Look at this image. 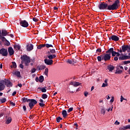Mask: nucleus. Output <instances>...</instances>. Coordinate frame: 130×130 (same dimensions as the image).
Wrapping results in <instances>:
<instances>
[{
  "label": "nucleus",
  "instance_id": "1",
  "mask_svg": "<svg viewBox=\"0 0 130 130\" xmlns=\"http://www.w3.org/2000/svg\"><path fill=\"white\" fill-rule=\"evenodd\" d=\"M120 7V1L116 0L112 5H108V3L105 2H100L98 5V8L100 10L107 11H114L117 10Z\"/></svg>",
  "mask_w": 130,
  "mask_h": 130
},
{
  "label": "nucleus",
  "instance_id": "2",
  "mask_svg": "<svg viewBox=\"0 0 130 130\" xmlns=\"http://www.w3.org/2000/svg\"><path fill=\"white\" fill-rule=\"evenodd\" d=\"M21 63H24L26 66H28L30 62H31V58L29 56H28L26 54L21 55Z\"/></svg>",
  "mask_w": 130,
  "mask_h": 130
},
{
  "label": "nucleus",
  "instance_id": "3",
  "mask_svg": "<svg viewBox=\"0 0 130 130\" xmlns=\"http://www.w3.org/2000/svg\"><path fill=\"white\" fill-rule=\"evenodd\" d=\"M27 102L28 103H29L28 107H29L30 110L33 109L35 105L38 104L37 101L35 99H28Z\"/></svg>",
  "mask_w": 130,
  "mask_h": 130
},
{
  "label": "nucleus",
  "instance_id": "4",
  "mask_svg": "<svg viewBox=\"0 0 130 130\" xmlns=\"http://www.w3.org/2000/svg\"><path fill=\"white\" fill-rule=\"evenodd\" d=\"M107 51H106V53L103 54L102 56V60L109 61L111 59V53H107Z\"/></svg>",
  "mask_w": 130,
  "mask_h": 130
},
{
  "label": "nucleus",
  "instance_id": "5",
  "mask_svg": "<svg viewBox=\"0 0 130 130\" xmlns=\"http://www.w3.org/2000/svg\"><path fill=\"white\" fill-rule=\"evenodd\" d=\"M10 112L7 111V113H6V124H9L12 122V117L10 116Z\"/></svg>",
  "mask_w": 130,
  "mask_h": 130
},
{
  "label": "nucleus",
  "instance_id": "6",
  "mask_svg": "<svg viewBox=\"0 0 130 130\" xmlns=\"http://www.w3.org/2000/svg\"><path fill=\"white\" fill-rule=\"evenodd\" d=\"M109 38V41L110 42H111L112 41H114V42H118L120 40V38L119 37L116 36V35H111L110 37H108Z\"/></svg>",
  "mask_w": 130,
  "mask_h": 130
},
{
  "label": "nucleus",
  "instance_id": "7",
  "mask_svg": "<svg viewBox=\"0 0 130 130\" xmlns=\"http://www.w3.org/2000/svg\"><path fill=\"white\" fill-rule=\"evenodd\" d=\"M118 59L120 60H128L130 59V56H128V55H125L123 53H121V55L119 57Z\"/></svg>",
  "mask_w": 130,
  "mask_h": 130
},
{
  "label": "nucleus",
  "instance_id": "8",
  "mask_svg": "<svg viewBox=\"0 0 130 130\" xmlns=\"http://www.w3.org/2000/svg\"><path fill=\"white\" fill-rule=\"evenodd\" d=\"M77 62V59L75 58L69 59L67 61V63H69V64H71L73 66H75Z\"/></svg>",
  "mask_w": 130,
  "mask_h": 130
},
{
  "label": "nucleus",
  "instance_id": "9",
  "mask_svg": "<svg viewBox=\"0 0 130 130\" xmlns=\"http://www.w3.org/2000/svg\"><path fill=\"white\" fill-rule=\"evenodd\" d=\"M0 54L4 57H7L8 55V51L7 49L2 48L0 49Z\"/></svg>",
  "mask_w": 130,
  "mask_h": 130
},
{
  "label": "nucleus",
  "instance_id": "10",
  "mask_svg": "<svg viewBox=\"0 0 130 130\" xmlns=\"http://www.w3.org/2000/svg\"><path fill=\"white\" fill-rule=\"evenodd\" d=\"M4 82V85H6L7 87H11L12 84L11 82L9 80H2Z\"/></svg>",
  "mask_w": 130,
  "mask_h": 130
},
{
  "label": "nucleus",
  "instance_id": "11",
  "mask_svg": "<svg viewBox=\"0 0 130 130\" xmlns=\"http://www.w3.org/2000/svg\"><path fill=\"white\" fill-rule=\"evenodd\" d=\"M107 53H110V54H112V57H115L117 55V52L114 51L113 48H110L107 51Z\"/></svg>",
  "mask_w": 130,
  "mask_h": 130
},
{
  "label": "nucleus",
  "instance_id": "12",
  "mask_svg": "<svg viewBox=\"0 0 130 130\" xmlns=\"http://www.w3.org/2000/svg\"><path fill=\"white\" fill-rule=\"evenodd\" d=\"M20 25L23 27H27L29 25L28 23L26 20L20 21Z\"/></svg>",
  "mask_w": 130,
  "mask_h": 130
},
{
  "label": "nucleus",
  "instance_id": "13",
  "mask_svg": "<svg viewBox=\"0 0 130 130\" xmlns=\"http://www.w3.org/2000/svg\"><path fill=\"white\" fill-rule=\"evenodd\" d=\"M44 61L46 64L49 65V66L52 65L53 62V60L50 59H45Z\"/></svg>",
  "mask_w": 130,
  "mask_h": 130
},
{
  "label": "nucleus",
  "instance_id": "14",
  "mask_svg": "<svg viewBox=\"0 0 130 130\" xmlns=\"http://www.w3.org/2000/svg\"><path fill=\"white\" fill-rule=\"evenodd\" d=\"M4 82L3 81V80L0 81V91H2L4 90H5V85L4 84Z\"/></svg>",
  "mask_w": 130,
  "mask_h": 130
},
{
  "label": "nucleus",
  "instance_id": "15",
  "mask_svg": "<svg viewBox=\"0 0 130 130\" xmlns=\"http://www.w3.org/2000/svg\"><path fill=\"white\" fill-rule=\"evenodd\" d=\"M121 48H122L123 52H125L126 51H128V45H123L121 46Z\"/></svg>",
  "mask_w": 130,
  "mask_h": 130
},
{
  "label": "nucleus",
  "instance_id": "16",
  "mask_svg": "<svg viewBox=\"0 0 130 130\" xmlns=\"http://www.w3.org/2000/svg\"><path fill=\"white\" fill-rule=\"evenodd\" d=\"M8 52L9 53L10 56H12L14 54V50L12 47H9Z\"/></svg>",
  "mask_w": 130,
  "mask_h": 130
},
{
  "label": "nucleus",
  "instance_id": "17",
  "mask_svg": "<svg viewBox=\"0 0 130 130\" xmlns=\"http://www.w3.org/2000/svg\"><path fill=\"white\" fill-rule=\"evenodd\" d=\"M107 68L109 71L112 72L114 70L115 67L112 66V64H108Z\"/></svg>",
  "mask_w": 130,
  "mask_h": 130
},
{
  "label": "nucleus",
  "instance_id": "18",
  "mask_svg": "<svg viewBox=\"0 0 130 130\" xmlns=\"http://www.w3.org/2000/svg\"><path fill=\"white\" fill-rule=\"evenodd\" d=\"M46 68V66L42 64L41 66H39L37 67V69L38 71H40V70H45V69Z\"/></svg>",
  "mask_w": 130,
  "mask_h": 130
},
{
  "label": "nucleus",
  "instance_id": "19",
  "mask_svg": "<svg viewBox=\"0 0 130 130\" xmlns=\"http://www.w3.org/2000/svg\"><path fill=\"white\" fill-rule=\"evenodd\" d=\"M46 88H47V87L45 86L44 87H39L38 89L41 90L42 93H45V92L47 91Z\"/></svg>",
  "mask_w": 130,
  "mask_h": 130
},
{
  "label": "nucleus",
  "instance_id": "20",
  "mask_svg": "<svg viewBox=\"0 0 130 130\" xmlns=\"http://www.w3.org/2000/svg\"><path fill=\"white\" fill-rule=\"evenodd\" d=\"M47 57L49 58L50 60H52L53 58L56 57V54H49V55H47Z\"/></svg>",
  "mask_w": 130,
  "mask_h": 130
},
{
  "label": "nucleus",
  "instance_id": "21",
  "mask_svg": "<svg viewBox=\"0 0 130 130\" xmlns=\"http://www.w3.org/2000/svg\"><path fill=\"white\" fill-rule=\"evenodd\" d=\"M34 49V45L32 44H30V45H27V51H31Z\"/></svg>",
  "mask_w": 130,
  "mask_h": 130
},
{
  "label": "nucleus",
  "instance_id": "22",
  "mask_svg": "<svg viewBox=\"0 0 130 130\" xmlns=\"http://www.w3.org/2000/svg\"><path fill=\"white\" fill-rule=\"evenodd\" d=\"M100 113L103 115L106 114V109L104 107L100 108Z\"/></svg>",
  "mask_w": 130,
  "mask_h": 130
},
{
  "label": "nucleus",
  "instance_id": "23",
  "mask_svg": "<svg viewBox=\"0 0 130 130\" xmlns=\"http://www.w3.org/2000/svg\"><path fill=\"white\" fill-rule=\"evenodd\" d=\"M52 45H54V41L52 40L51 42V44H46L45 46L47 48H48L50 47H53Z\"/></svg>",
  "mask_w": 130,
  "mask_h": 130
},
{
  "label": "nucleus",
  "instance_id": "24",
  "mask_svg": "<svg viewBox=\"0 0 130 130\" xmlns=\"http://www.w3.org/2000/svg\"><path fill=\"white\" fill-rule=\"evenodd\" d=\"M9 32L6 29H2V36L5 37L6 36Z\"/></svg>",
  "mask_w": 130,
  "mask_h": 130
},
{
  "label": "nucleus",
  "instance_id": "25",
  "mask_svg": "<svg viewBox=\"0 0 130 130\" xmlns=\"http://www.w3.org/2000/svg\"><path fill=\"white\" fill-rule=\"evenodd\" d=\"M62 115L63 116V118H66L68 115L67 110H63L62 112Z\"/></svg>",
  "mask_w": 130,
  "mask_h": 130
},
{
  "label": "nucleus",
  "instance_id": "26",
  "mask_svg": "<svg viewBox=\"0 0 130 130\" xmlns=\"http://www.w3.org/2000/svg\"><path fill=\"white\" fill-rule=\"evenodd\" d=\"M122 73V70H120L119 67H116V71L115 72L116 74H120Z\"/></svg>",
  "mask_w": 130,
  "mask_h": 130
},
{
  "label": "nucleus",
  "instance_id": "27",
  "mask_svg": "<svg viewBox=\"0 0 130 130\" xmlns=\"http://www.w3.org/2000/svg\"><path fill=\"white\" fill-rule=\"evenodd\" d=\"M55 53H56V51L55 49H52L51 50H50V51H48V55H50L51 53H52L53 54H54Z\"/></svg>",
  "mask_w": 130,
  "mask_h": 130
},
{
  "label": "nucleus",
  "instance_id": "28",
  "mask_svg": "<svg viewBox=\"0 0 130 130\" xmlns=\"http://www.w3.org/2000/svg\"><path fill=\"white\" fill-rule=\"evenodd\" d=\"M12 65L10 66L11 69H15L17 67L16 63L15 61L12 62Z\"/></svg>",
  "mask_w": 130,
  "mask_h": 130
},
{
  "label": "nucleus",
  "instance_id": "29",
  "mask_svg": "<svg viewBox=\"0 0 130 130\" xmlns=\"http://www.w3.org/2000/svg\"><path fill=\"white\" fill-rule=\"evenodd\" d=\"M44 81V77L41 76L39 77V81L40 83H42Z\"/></svg>",
  "mask_w": 130,
  "mask_h": 130
},
{
  "label": "nucleus",
  "instance_id": "30",
  "mask_svg": "<svg viewBox=\"0 0 130 130\" xmlns=\"http://www.w3.org/2000/svg\"><path fill=\"white\" fill-rule=\"evenodd\" d=\"M45 47H46V44H45L44 45H40L38 46L37 49L40 50V49H41V48Z\"/></svg>",
  "mask_w": 130,
  "mask_h": 130
},
{
  "label": "nucleus",
  "instance_id": "31",
  "mask_svg": "<svg viewBox=\"0 0 130 130\" xmlns=\"http://www.w3.org/2000/svg\"><path fill=\"white\" fill-rule=\"evenodd\" d=\"M48 95L47 94H45V93H44V94H43L42 95V98L43 99H47L48 98Z\"/></svg>",
  "mask_w": 130,
  "mask_h": 130
},
{
  "label": "nucleus",
  "instance_id": "32",
  "mask_svg": "<svg viewBox=\"0 0 130 130\" xmlns=\"http://www.w3.org/2000/svg\"><path fill=\"white\" fill-rule=\"evenodd\" d=\"M0 39H1L2 41H3V42L7 41V40L5 37L2 36H0Z\"/></svg>",
  "mask_w": 130,
  "mask_h": 130
},
{
  "label": "nucleus",
  "instance_id": "33",
  "mask_svg": "<svg viewBox=\"0 0 130 130\" xmlns=\"http://www.w3.org/2000/svg\"><path fill=\"white\" fill-rule=\"evenodd\" d=\"M103 55H100V56H98L97 57V58H98V61H102V58H103Z\"/></svg>",
  "mask_w": 130,
  "mask_h": 130
},
{
  "label": "nucleus",
  "instance_id": "34",
  "mask_svg": "<svg viewBox=\"0 0 130 130\" xmlns=\"http://www.w3.org/2000/svg\"><path fill=\"white\" fill-rule=\"evenodd\" d=\"M22 101L24 103H25L26 102L28 103L27 101H28V99H27V98L24 97V98H22Z\"/></svg>",
  "mask_w": 130,
  "mask_h": 130
},
{
  "label": "nucleus",
  "instance_id": "35",
  "mask_svg": "<svg viewBox=\"0 0 130 130\" xmlns=\"http://www.w3.org/2000/svg\"><path fill=\"white\" fill-rule=\"evenodd\" d=\"M80 84L81 83H79V82H74V86L75 87L79 86V85H80Z\"/></svg>",
  "mask_w": 130,
  "mask_h": 130
},
{
  "label": "nucleus",
  "instance_id": "36",
  "mask_svg": "<svg viewBox=\"0 0 130 130\" xmlns=\"http://www.w3.org/2000/svg\"><path fill=\"white\" fill-rule=\"evenodd\" d=\"M126 126H122L119 128V130H126Z\"/></svg>",
  "mask_w": 130,
  "mask_h": 130
},
{
  "label": "nucleus",
  "instance_id": "37",
  "mask_svg": "<svg viewBox=\"0 0 130 130\" xmlns=\"http://www.w3.org/2000/svg\"><path fill=\"white\" fill-rule=\"evenodd\" d=\"M60 120H62V118H61L60 117H58L56 118L57 122H60Z\"/></svg>",
  "mask_w": 130,
  "mask_h": 130
},
{
  "label": "nucleus",
  "instance_id": "38",
  "mask_svg": "<svg viewBox=\"0 0 130 130\" xmlns=\"http://www.w3.org/2000/svg\"><path fill=\"white\" fill-rule=\"evenodd\" d=\"M45 75H46L47 76H48V69L46 68L45 70Z\"/></svg>",
  "mask_w": 130,
  "mask_h": 130
},
{
  "label": "nucleus",
  "instance_id": "39",
  "mask_svg": "<svg viewBox=\"0 0 130 130\" xmlns=\"http://www.w3.org/2000/svg\"><path fill=\"white\" fill-rule=\"evenodd\" d=\"M12 76H17V72H16V71L12 72Z\"/></svg>",
  "mask_w": 130,
  "mask_h": 130
},
{
  "label": "nucleus",
  "instance_id": "40",
  "mask_svg": "<svg viewBox=\"0 0 130 130\" xmlns=\"http://www.w3.org/2000/svg\"><path fill=\"white\" fill-rule=\"evenodd\" d=\"M123 64H128V63H130V60H127V61H123Z\"/></svg>",
  "mask_w": 130,
  "mask_h": 130
},
{
  "label": "nucleus",
  "instance_id": "41",
  "mask_svg": "<svg viewBox=\"0 0 130 130\" xmlns=\"http://www.w3.org/2000/svg\"><path fill=\"white\" fill-rule=\"evenodd\" d=\"M17 49L18 50L22 51L21 50V46L20 45H17Z\"/></svg>",
  "mask_w": 130,
  "mask_h": 130
},
{
  "label": "nucleus",
  "instance_id": "42",
  "mask_svg": "<svg viewBox=\"0 0 130 130\" xmlns=\"http://www.w3.org/2000/svg\"><path fill=\"white\" fill-rule=\"evenodd\" d=\"M5 41H6V43H5L6 46H10L11 44H10V42H9V41L7 40Z\"/></svg>",
  "mask_w": 130,
  "mask_h": 130
},
{
  "label": "nucleus",
  "instance_id": "43",
  "mask_svg": "<svg viewBox=\"0 0 130 130\" xmlns=\"http://www.w3.org/2000/svg\"><path fill=\"white\" fill-rule=\"evenodd\" d=\"M17 77H18V78H20L21 77L20 72H19V71H17Z\"/></svg>",
  "mask_w": 130,
  "mask_h": 130
},
{
  "label": "nucleus",
  "instance_id": "44",
  "mask_svg": "<svg viewBox=\"0 0 130 130\" xmlns=\"http://www.w3.org/2000/svg\"><path fill=\"white\" fill-rule=\"evenodd\" d=\"M6 101H7V100H6V98H3V99H2L1 100V103H2V104H4V103H5L6 102Z\"/></svg>",
  "mask_w": 130,
  "mask_h": 130
},
{
  "label": "nucleus",
  "instance_id": "45",
  "mask_svg": "<svg viewBox=\"0 0 130 130\" xmlns=\"http://www.w3.org/2000/svg\"><path fill=\"white\" fill-rule=\"evenodd\" d=\"M96 52L101 53L102 52V48H98L97 50H96Z\"/></svg>",
  "mask_w": 130,
  "mask_h": 130
},
{
  "label": "nucleus",
  "instance_id": "46",
  "mask_svg": "<svg viewBox=\"0 0 130 130\" xmlns=\"http://www.w3.org/2000/svg\"><path fill=\"white\" fill-rule=\"evenodd\" d=\"M73 107L70 108L67 111V112L68 113H70L71 112L73 111Z\"/></svg>",
  "mask_w": 130,
  "mask_h": 130
},
{
  "label": "nucleus",
  "instance_id": "47",
  "mask_svg": "<svg viewBox=\"0 0 130 130\" xmlns=\"http://www.w3.org/2000/svg\"><path fill=\"white\" fill-rule=\"evenodd\" d=\"M32 21H35V22H38V19L36 17H34L32 18Z\"/></svg>",
  "mask_w": 130,
  "mask_h": 130
},
{
  "label": "nucleus",
  "instance_id": "48",
  "mask_svg": "<svg viewBox=\"0 0 130 130\" xmlns=\"http://www.w3.org/2000/svg\"><path fill=\"white\" fill-rule=\"evenodd\" d=\"M120 97H121V98H120V102H122L124 101V100H125V99H124V98L123 97V95H121Z\"/></svg>",
  "mask_w": 130,
  "mask_h": 130
},
{
  "label": "nucleus",
  "instance_id": "49",
  "mask_svg": "<svg viewBox=\"0 0 130 130\" xmlns=\"http://www.w3.org/2000/svg\"><path fill=\"white\" fill-rule=\"evenodd\" d=\"M11 106H15V104L13 102H10V103Z\"/></svg>",
  "mask_w": 130,
  "mask_h": 130
},
{
  "label": "nucleus",
  "instance_id": "50",
  "mask_svg": "<svg viewBox=\"0 0 130 130\" xmlns=\"http://www.w3.org/2000/svg\"><path fill=\"white\" fill-rule=\"evenodd\" d=\"M39 106L41 107H43L45 106V104H43V103H40L39 104Z\"/></svg>",
  "mask_w": 130,
  "mask_h": 130
},
{
  "label": "nucleus",
  "instance_id": "51",
  "mask_svg": "<svg viewBox=\"0 0 130 130\" xmlns=\"http://www.w3.org/2000/svg\"><path fill=\"white\" fill-rule=\"evenodd\" d=\"M23 109L24 112L26 111V107L25 105L23 106Z\"/></svg>",
  "mask_w": 130,
  "mask_h": 130
},
{
  "label": "nucleus",
  "instance_id": "52",
  "mask_svg": "<svg viewBox=\"0 0 130 130\" xmlns=\"http://www.w3.org/2000/svg\"><path fill=\"white\" fill-rule=\"evenodd\" d=\"M19 67H20V68H21V69H23V68H24L23 64L21 63L20 64V65H19Z\"/></svg>",
  "mask_w": 130,
  "mask_h": 130
},
{
  "label": "nucleus",
  "instance_id": "53",
  "mask_svg": "<svg viewBox=\"0 0 130 130\" xmlns=\"http://www.w3.org/2000/svg\"><path fill=\"white\" fill-rule=\"evenodd\" d=\"M114 96H112V98H111V99L110 100V102H111V103H113V102H114Z\"/></svg>",
  "mask_w": 130,
  "mask_h": 130
},
{
  "label": "nucleus",
  "instance_id": "54",
  "mask_svg": "<svg viewBox=\"0 0 130 130\" xmlns=\"http://www.w3.org/2000/svg\"><path fill=\"white\" fill-rule=\"evenodd\" d=\"M36 71V69L35 68H33L32 69H31V73H35Z\"/></svg>",
  "mask_w": 130,
  "mask_h": 130
},
{
  "label": "nucleus",
  "instance_id": "55",
  "mask_svg": "<svg viewBox=\"0 0 130 130\" xmlns=\"http://www.w3.org/2000/svg\"><path fill=\"white\" fill-rule=\"evenodd\" d=\"M119 69L121 70L122 71L124 70V68L122 66H118V67Z\"/></svg>",
  "mask_w": 130,
  "mask_h": 130
},
{
  "label": "nucleus",
  "instance_id": "56",
  "mask_svg": "<svg viewBox=\"0 0 130 130\" xmlns=\"http://www.w3.org/2000/svg\"><path fill=\"white\" fill-rule=\"evenodd\" d=\"M108 86V84H106V83H103L102 84V87H105Z\"/></svg>",
  "mask_w": 130,
  "mask_h": 130
},
{
  "label": "nucleus",
  "instance_id": "57",
  "mask_svg": "<svg viewBox=\"0 0 130 130\" xmlns=\"http://www.w3.org/2000/svg\"><path fill=\"white\" fill-rule=\"evenodd\" d=\"M8 36H10V37H11V38H13L14 37V36L12 35V34H9V32L8 33V35H7Z\"/></svg>",
  "mask_w": 130,
  "mask_h": 130
},
{
  "label": "nucleus",
  "instance_id": "58",
  "mask_svg": "<svg viewBox=\"0 0 130 130\" xmlns=\"http://www.w3.org/2000/svg\"><path fill=\"white\" fill-rule=\"evenodd\" d=\"M114 124L116 125H119V124H120V123H119V122L118 121V120H116V121H115Z\"/></svg>",
  "mask_w": 130,
  "mask_h": 130
},
{
  "label": "nucleus",
  "instance_id": "59",
  "mask_svg": "<svg viewBox=\"0 0 130 130\" xmlns=\"http://www.w3.org/2000/svg\"><path fill=\"white\" fill-rule=\"evenodd\" d=\"M118 59V58L117 55H116V56L114 57V61H117Z\"/></svg>",
  "mask_w": 130,
  "mask_h": 130
},
{
  "label": "nucleus",
  "instance_id": "60",
  "mask_svg": "<svg viewBox=\"0 0 130 130\" xmlns=\"http://www.w3.org/2000/svg\"><path fill=\"white\" fill-rule=\"evenodd\" d=\"M126 129H130V125H126Z\"/></svg>",
  "mask_w": 130,
  "mask_h": 130
},
{
  "label": "nucleus",
  "instance_id": "61",
  "mask_svg": "<svg viewBox=\"0 0 130 130\" xmlns=\"http://www.w3.org/2000/svg\"><path fill=\"white\" fill-rule=\"evenodd\" d=\"M119 53H122V52H123L122 48H120V50L119 51Z\"/></svg>",
  "mask_w": 130,
  "mask_h": 130
},
{
  "label": "nucleus",
  "instance_id": "62",
  "mask_svg": "<svg viewBox=\"0 0 130 130\" xmlns=\"http://www.w3.org/2000/svg\"><path fill=\"white\" fill-rule=\"evenodd\" d=\"M17 86H19L20 88H21V87L22 86V85L21 83H18L17 84Z\"/></svg>",
  "mask_w": 130,
  "mask_h": 130
},
{
  "label": "nucleus",
  "instance_id": "63",
  "mask_svg": "<svg viewBox=\"0 0 130 130\" xmlns=\"http://www.w3.org/2000/svg\"><path fill=\"white\" fill-rule=\"evenodd\" d=\"M35 80L37 82H38V81H39L40 79H39L38 77H37L35 79Z\"/></svg>",
  "mask_w": 130,
  "mask_h": 130
},
{
  "label": "nucleus",
  "instance_id": "64",
  "mask_svg": "<svg viewBox=\"0 0 130 130\" xmlns=\"http://www.w3.org/2000/svg\"><path fill=\"white\" fill-rule=\"evenodd\" d=\"M128 50L127 52H130V44L129 45H128Z\"/></svg>",
  "mask_w": 130,
  "mask_h": 130
}]
</instances>
